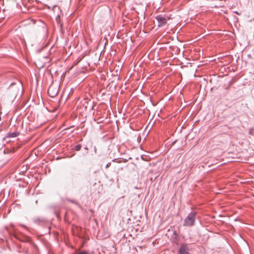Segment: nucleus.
<instances>
[{
	"mask_svg": "<svg viewBox=\"0 0 254 254\" xmlns=\"http://www.w3.org/2000/svg\"><path fill=\"white\" fill-rule=\"evenodd\" d=\"M196 214V212L194 211H192L189 213L184 220L183 226L186 227H191L194 225Z\"/></svg>",
	"mask_w": 254,
	"mask_h": 254,
	"instance_id": "f257e3e1",
	"label": "nucleus"
},
{
	"mask_svg": "<svg viewBox=\"0 0 254 254\" xmlns=\"http://www.w3.org/2000/svg\"><path fill=\"white\" fill-rule=\"evenodd\" d=\"M179 253L180 254H190L188 245L185 244H182L179 249Z\"/></svg>",
	"mask_w": 254,
	"mask_h": 254,
	"instance_id": "f03ea898",
	"label": "nucleus"
},
{
	"mask_svg": "<svg viewBox=\"0 0 254 254\" xmlns=\"http://www.w3.org/2000/svg\"><path fill=\"white\" fill-rule=\"evenodd\" d=\"M156 19L158 22V26H159V27L163 26L167 22V20H166V18H165V17L162 16L161 15H159L156 16Z\"/></svg>",
	"mask_w": 254,
	"mask_h": 254,
	"instance_id": "7ed1b4c3",
	"label": "nucleus"
},
{
	"mask_svg": "<svg viewBox=\"0 0 254 254\" xmlns=\"http://www.w3.org/2000/svg\"><path fill=\"white\" fill-rule=\"evenodd\" d=\"M19 135V132L18 131H14V132H8L4 139H6L7 138H15L16 137H17V136H18Z\"/></svg>",
	"mask_w": 254,
	"mask_h": 254,
	"instance_id": "20e7f679",
	"label": "nucleus"
},
{
	"mask_svg": "<svg viewBox=\"0 0 254 254\" xmlns=\"http://www.w3.org/2000/svg\"><path fill=\"white\" fill-rule=\"evenodd\" d=\"M48 94L52 97H54L58 93L57 90L54 91L53 87H50L48 91Z\"/></svg>",
	"mask_w": 254,
	"mask_h": 254,
	"instance_id": "39448f33",
	"label": "nucleus"
},
{
	"mask_svg": "<svg viewBox=\"0 0 254 254\" xmlns=\"http://www.w3.org/2000/svg\"><path fill=\"white\" fill-rule=\"evenodd\" d=\"M81 148V145L80 144H77L74 146V150L76 151H79L80 150Z\"/></svg>",
	"mask_w": 254,
	"mask_h": 254,
	"instance_id": "423d86ee",
	"label": "nucleus"
},
{
	"mask_svg": "<svg viewBox=\"0 0 254 254\" xmlns=\"http://www.w3.org/2000/svg\"><path fill=\"white\" fill-rule=\"evenodd\" d=\"M77 254H88L87 252L83 251V252H80Z\"/></svg>",
	"mask_w": 254,
	"mask_h": 254,
	"instance_id": "0eeeda50",
	"label": "nucleus"
},
{
	"mask_svg": "<svg viewBox=\"0 0 254 254\" xmlns=\"http://www.w3.org/2000/svg\"><path fill=\"white\" fill-rule=\"evenodd\" d=\"M89 102H90V101H87V100H85V102H84V105L85 106V105H88V104H89Z\"/></svg>",
	"mask_w": 254,
	"mask_h": 254,
	"instance_id": "6e6552de",
	"label": "nucleus"
},
{
	"mask_svg": "<svg viewBox=\"0 0 254 254\" xmlns=\"http://www.w3.org/2000/svg\"><path fill=\"white\" fill-rule=\"evenodd\" d=\"M2 93V90H0V95Z\"/></svg>",
	"mask_w": 254,
	"mask_h": 254,
	"instance_id": "1a4fd4ad",
	"label": "nucleus"
},
{
	"mask_svg": "<svg viewBox=\"0 0 254 254\" xmlns=\"http://www.w3.org/2000/svg\"><path fill=\"white\" fill-rule=\"evenodd\" d=\"M85 108H87V105H85Z\"/></svg>",
	"mask_w": 254,
	"mask_h": 254,
	"instance_id": "9d476101",
	"label": "nucleus"
},
{
	"mask_svg": "<svg viewBox=\"0 0 254 254\" xmlns=\"http://www.w3.org/2000/svg\"><path fill=\"white\" fill-rule=\"evenodd\" d=\"M90 101V102H90V104H91V101Z\"/></svg>",
	"mask_w": 254,
	"mask_h": 254,
	"instance_id": "9b49d317",
	"label": "nucleus"
}]
</instances>
